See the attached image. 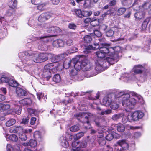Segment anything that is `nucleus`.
Returning <instances> with one entry per match:
<instances>
[{"label":"nucleus","mask_w":151,"mask_h":151,"mask_svg":"<svg viewBox=\"0 0 151 151\" xmlns=\"http://www.w3.org/2000/svg\"><path fill=\"white\" fill-rule=\"evenodd\" d=\"M110 54L109 55L107 54L109 56L104 59H101L97 61L95 67V70L97 72L93 74V76L96 75L98 73L104 70L109 67L110 65L114 64L119 60V58L117 54H114V52L112 53L110 52Z\"/></svg>","instance_id":"nucleus-1"},{"label":"nucleus","mask_w":151,"mask_h":151,"mask_svg":"<svg viewBox=\"0 0 151 151\" xmlns=\"http://www.w3.org/2000/svg\"><path fill=\"white\" fill-rule=\"evenodd\" d=\"M137 102L141 103L143 102L142 97L137 94L135 92H132L129 93L124 95L122 99V105L130 109H132Z\"/></svg>","instance_id":"nucleus-2"},{"label":"nucleus","mask_w":151,"mask_h":151,"mask_svg":"<svg viewBox=\"0 0 151 151\" xmlns=\"http://www.w3.org/2000/svg\"><path fill=\"white\" fill-rule=\"evenodd\" d=\"M24 55L27 57L32 56L33 60L35 62L40 63L47 60L49 58H51L52 54L48 53L38 54L36 52L32 51H25Z\"/></svg>","instance_id":"nucleus-3"},{"label":"nucleus","mask_w":151,"mask_h":151,"mask_svg":"<svg viewBox=\"0 0 151 151\" xmlns=\"http://www.w3.org/2000/svg\"><path fill=\"white\" fill-rule=\"evenodd\" d=\"M99 48V51L96 52V55L98 58L95 61V67L96 62L98 60L104 59V57L106 54H111V53L114 52V50L112 47H101Z\"/></svg>","instance_id":"nucleus-4"},{"label":"nucleus","mask_w":151,"mask_h":151,"mask_svg":"<svg viewBox=\"0 0 151 151\" xmlns=\"http://www.w3.org/2000/svg\"><path fill=\"white\" fill-rule=\"evenodd\" d=\"M99 42L98 43H94L93 46L91 45L88 46H85V49L86 50L93 49L96 50L98 49L101 47H109L110 44L106 42L105 39L104 37H102L98 39Z\"/></svg>","instance_id":"nucleus-5"},{"label":"nucleus","mask_w":151,"mask_h":151,"mask_svg":"<svg viewBox=\"0 0 151 151\" xmlns=\"http://www.w3.org/2000/svg\"><path fill=\"white\" fill-rule=\"evenodd\" d=\"M74 116L80 121L88 124L89 123V120L93 116V114L91 113L81 112L75 114Z\"/></svg>","instance_id":"nucleus-6"},{"label":"nucleus","mask_w":151,"mask_h":151,"mask_svg":"<svg viewBox=\"0 0 151 151\" xmlns=\"http://www.w3.org/2000/svg\"><path fill=\"white\" fill-rule=\"evenodd\" d=\"M0 81L2 83H7L12 87H17L18 86V83L16 81L6 75H3L0 78Z\"/></svg>","instance_id":"nucleus-7"},{"label":"nucleus","mask_w":151,"mask_h":151,"mask_svg":"<svg viewBox=\"0 0 151 151\" xmlns=\"http://www.w3.org/2000/svg\"><path fill=\"white\" fill-rule=\"evenodd\" d=\"M130 118V122H131L133 121H137L139 119L142 118L144 116V113L139 111H135L129 114Z\"/></svg>","instance_id":"nucleus-8"},{"label":"nucleus","mask_w":151,"mask_h":151,"mask_svg":"<svg viewBox=\"0 0 151 151\" xmlns=\"http://www.w3.org/2000/svg\"><path fill=\"white\" fill-rule=\"evenodd\" d=\"M114 145L116 147L119 145L120 146L122 149L124 150L128 149L129 147V145L126 142L125 140H121L118 141Z\"/></svg>","instance_id":"nucleus-9"},{"label":"nucleus","mask_w":151,"mask_h":151,"mask_svg":"<svg viewBox=\"0 0 151 151\" xmlns=\"http://www.w3.org/2000/svg\"><path fill=\"white\" fill-rule=\"evenodd\" d=\"M70 65V66L74 67V68L76 69L77 70H80V66H79V64L80 63V61L76 58L73 59L72 60L69 61Z\"/></svg>","instance_id":"nucleus-10"},{"label":"nucleus","mask_w":151,"mask_h":151,"mask_svg":"<svg viewBox=\"0 0 151 151\" xmlns=\"http://www.w3.org/2000/svg\"><path fill=\"white\" fill-rule=\"evenodd\" d=\"M145 69V66L138 65L135 66L133 68V71L135 74H139L143 73Z\"/></svg>","instance_id":"nucleus-11"},{"label":"nucleus","mask_w":151,"mask_h":151,"mask_svg":"<svg viewBox=\"0 0 151 151\" xmlns=\"http://www.w3.org/2000/svg\"><path fill=\"white\" fill-rule=\"evenodd\" d=\"M52 15L49 13H46L42 14L38 17V20L40 22H43L49 19Z\"/></svg>","instance_id":"nucleus-12"},{"label":"nucleus","mask_w":151,"mask_h":151,"mask_svg":"<svg viewBox=\"0 0 151 151\" xmlns=\"http://www.w3.org/2000/svg\"><path fill=\"white\" fill-rule=\"evenodd\" d=\"M46 31L49 33H57L61 32V30L58 27L56 26H49L46 29Z\"/></svg>","instance_id":"nucleus-13"},{"label":"nucleus","mask_w":151,"mask_h":151,"mask_svg":"<svg viewBox=\"0 0 151 151\" xmlns=\"http://www.w3.org/2000/svg\"><path fill=\"white\" fill-rule=\"evenodd\" d=\"M84 43H85L84 44V49L85 50L83 52L87 54L89 52V50H86L85 49V46H88V43L90 42L92 40V38L91 36L89 35H86L84 37Z\"/></svg>","instance_id":"nucleus-14"},{"label":"nucleus","mask_w":151,"mask_h":151,"mask_svg":"<svg viewBox=\"0 0 151 151\" xmlns=\"http://www.w3.org/2000/svg\"><path fill=\"white\" fill-rule=\"evenodd\" d=\"M84 22L86 24H88L90 22L91 25L93 27L99 24V19H94L88 18L84 20Z\"/></svg>","instance_id":"nucleus-15"},{"label":"nucleus","mask_w":151,"mask_h":151,"mask_svg":"<svg viewBox=\"0 0 151 151\" xmlns=\"http://www.w3.org/2000/svg\"><path fill=\"white\" fill-rule=\"evenodd\" d=\"M17 102V104H20L21 106H28L31 105L32 103V100L30 98H26Z\"/></svg>","instance_id":"nucleus-16"},{"label":"nucleus","mask_w":151,"mask_h":151,"mask_svg":"<svg viewBox=\"0 0 151 151\" xmlns=\"http://www.w3.org/2000/svg\"><path fill=\"white\" fill-rule=\"evenodd\" d=\"M16 93L19 97L25 96L27 95V93L25 90L19 87L16 88Z\"/></svg>","instance_id":"nucleus-17"},{"label":"nucleus","mask_w":151,"mask_h":151,"mask_svg":"<svg viewBox=\"0 0 151 151\" xmlns=\"http://www.w3.org/2000/svg\"><path fill=\"white\" fill-rule=\"evenodd\" d=\"M60 141L61 145L65 148H67L69 146V143L67 141L66 137L64 135L62 136L60 138Z\"/></svg>","instance_id":"nucleus-18"},{"label":"nucleus","mask_w":151,"mask_h":151,"mask_svg":"<svg viewBox=\"0 0 151 151\" xmlns=\"http://www.w3.org/2000/svg\"><path fill=\"white\" fill-rule=\"evenodd\" d=\"M112 126L116 128L118 131L119 132H123L125 130V126L121 123L113 124Z\"/></svg>","instance_id":"nucleus-19"},{"label":"nucleus","mask_w":151,"mask_h":151,"mask_svg":"<svg viewBox=\"0 0 151 151\" xmlns=\"http://www.w3.org/2000/svg\"><path fill=\"white\" fill-rule=\"evenodd\" d=\"M112 101V99L111 97L106 96L103 98L102 103L104 105L107 106L110 104Z\"/></svg>","instance_id":"nucleus-20"},{"label":"nucleus","mask_w":151,"mask_h":151,"mask_svg":"<svg viewBox=\"0 0 151 151\" xmlns=\"http://www.w3.org/2000/svg\"><path fill=\"white\" fill-rule=\"evenodd\" d=\"M43 75L45 80L48 81L51 77V74L50 70H44Z\"/></svg>","instance_id":"nucleus-21"},{"label":"nucleus","mask_w":151,"mask_h":151,"mask_svg":"<svg viewBox=\"0 0 151 151\" xmlns=\"http://www.w3.org/2000/svg\"><path fill=\"white\" fill-rule=\"evenodd\" d=\"M104 135L101 134L99 135L98 137V142L99 144L101 145H105L106 143V141L104 137Z\"/></svg>","instance_id":"nucleus-22"},{"label":"nucleus","mask_w":151,"mask_h":151,"mask_svg":"<svg viewBox=\"0 0 151 151\" xmlns=\"http://www.w3.org/2000/svg\"><path fill=\"white\" fill-rule=\"evenodd\" d=\"M14 105L17 106L14 109L13 111L17 114L19 115L21 113L22 108L20 106L19 104H17V102H16L14 104Z\"/></svg>","instance_id":"nucleus-23"},{"label":"nucleus","mask_w":151,"mask_h":151,"mask_svg":"<svg viewBox=\"0 0 151 151\" xmlns=\"http://www.w3.org/2000/svg\"><path fill=\"white\" fill-rule=\"evenodd\" d=\"M53 45L57 47H63L64 45L63 41L61 39L58 40L53 42Z\"/></svg>","instance_id":"nucleus-24"},{"label":"nucleus","mask_w":151,"mask_h":151,"mask_svg":"<svg viewBox=\"0 0 151 151\" xmlns=\"http://www.w3.org/2000/svg\"><path fill=\"white\" fill-rule=\"evenodd\" d=\"M137 12L135 14V17L137 19H142L144 17L145 15V12L142 11H140Z\"/></svg>","instance_id":"nucleus-25"},{"label":"nucleus","mask_w":151,"mask_h":151,"mask_svg":"<svg viewBox=\"0 0 151 151\" xmlns=\"http://www.w3.org/2000/svg\"><path fill=\"white\" fill-rule=\"evenodd\" d=\"M70 66L69 61H66V62H64L63 63V65L61 64L60 65H59L58 66H57V68H56V66H55V67H56V69H57V70H58V68H60L61 70H62V68H63L62 67H63L66 69H67Z\"/></svg>","instance_id":"nucleus-26"},{"label":"nucleus","mask_w":151,"mask_h":151,"mask_svg":"<svg viewBox=\"0 0 151 151\" xmlns=\"http://www.w3.org/2000/svg\"><path fill=\"white\" fill-rule=\"evenodd\" d=\"M33 136L35 140L39 142H40L42 140V137L41 133L38 131H36L35 132Z\"/></svg>","instance_id":"nucleus-27"},{"label":"nucleus","mask_w":151,"mask_h":151,"mask_svg":"<svg viewBox=\"0 0 151 151\" xmlns=\"http://www.w3.org/2000/svg\"><path fill=\"white\" fill-rule=\"evenodd\" d=\"M49 36H45L38 37L37 39L40 40L39 41L40 42V43H42V42H44L45 43L46 42H48L49 41Z\"/></svg>","instance_id":"nucleus-28"},{"label":"nucleus","mask_w":151,"mask_h":151,"mask_svg":"<svg viewBox=\"0 0 151 151\" xmlns=\"http://www.w3.org/2000/svg\"><path fill=\"white\" fill-rule=\"evenodd\" d=\"M79 142H73L72 143V146L73 147H77L75 149H72L71 150V151H82V150L79 148Z\"/></svg>","instance_id":"nucleus-29"},{"label":"nucleus","mask_w":151,"mask_h":151,"mask_svg":"<svg viewBox=\"0 0 151 151\" xmlns=\"http://www.w3.org/2000/svg\"><path fill=\"white\" fill-rule=\"evenodd\" d=\"M17 2L16 0H11L9 3V6L12 9L15 8L17 6Z\"/></svg>","instance_id":"nucleus-30"},{"label":"nucleus","mask_w":151,"mask_h":151,"mask_svg":"<svg viewBox=\"0 0 151 151\" xmlns=\"http://www.w3.org/2000/svg\"><path fill=\"white\" fill-rule=\"evenodd\" d=\"M81 62L79 64V66H80V69H82L83 70V68H84L87 65V63L90 62L88 60L86 59H84L83 60H81Z\"/></svg>","instance_id":"nucleus-31"},{"label":"nucleus","mask_w":151,"mask_h":151,"mask_svg":"<svg viewBox=\"0 0 151 151\" xmlns=\"http://www.w3.org/2000/svg\"><path fill=\"white\" fill-rule=\"evenodd\" d=\"M6 139L7 141L10 140L13 142H16L18 140V138L16 135L12 134L9 135L8 138L7 137H6Z\"/></svg>","instance_id":"nucleus-32"},{"label":"nucleus","mask_w":151,"mask_h":151,"mask_svg":"<svg viewBox=\"0 0 151 151\" xmlns=\"http://www.w3.org/2000/svg\"><path fill=\"white\" fill-rule=\"evenodd\" d=\"M10 107V106L8 104H0V111H3L8 109Z\"/></svg>","instance_id":"nucleus-33"},{"label":"nucleus","mask_w":151,"mask_h":151,"mask_svg":"<svg viewBox=\"0 0 151 151\" xmlns=\"http://www.w3.org/2000/svg\"><path fill=\"white\" fill-rule=\"evenodd\" d=\"M38 46L39 49L45 51L48 49L47 45L44 42L40 43V42H39L38 43Z\"/></svg>","instance_id":"nucleus-34"},{"label":"nucleus","mask_w":151,"mask_h":151,"mask_svg":"<svg viewBox=\"0 0 151 151\" xmlns=\"http://www.w3.org/2000/svg\"><path fill=\"white\" fill-rule=\"evenodd\" d=\"M91 0H84L83 6L84 8H89L91 6Z\"/></svg>","instance_id":"nucleus-35"},{"label":"nucleus","mask_w":151,"mask_h":151,"mask_svg":"<svg viewBox=\"0 0 151 151\" xmlns=\"http://www.w3.org/2000/svg\"><path fill=\"white\" fill-rule=\"evenodd\" d=\"M94 122L96 125L99 127H102L104 126L105 123V120L101 119H99L98 121L96 120Z\"/></svg>","instance_id":"nucleus-36"},{"label":"nucleus","mask_w":151,"mask_h":151,"mask_svg":"<svg viewBox=\"0 0 151 151\" xmlns=\"http://www.w3.org/2000/svg\"><path fill=\"white\" fill-rule=\"evenodd\" d=\"M16 120L14 119H11L7 121L6 123V126L9 127L13 125L16 123Z\"/></svg>","instance_id":"nucleus-37"},{"label":"nucleus","mask_w":151,"mask_h":151,"mask_svg":"<svg viewBox=\"0 0 151 151\" xmlns=\"http://www.w3.org/2000/svg\"><path fill=\"white\" fill-rule=\"evenodd\" d=\"M19 127L20 126L14 127H11L9 129V132L11 133H16L18 132Z\"/></svg>","instance_id":"nucleus-38"},{"label":"nucleus","mask_w":151,"mask_h":151,"mask_svg":"<svg viewBox=\"0 0 151 151\" xmlns=\"http://www.w3.org/2000/svg\"><path fill=\"white\" fill-rule=\"evenodd\" d=\"M92 67V65L91 63L89 62L88 63H87L84 68H83V70L84 71L90 70L91 69Z\"/></svg>","instance_id":"nucleus-39"},{"label":"nucleus","mask_w":151,"mask_h":151,"mask_svg":"<svg viewBox=\"0 0 151 151\" xmlns=\"http://www.w3.org/2000/svg\"><path fill=\"white\" fill-rule=\"evenodd\" d=\"M61 78L60 75L58 74L55 75L53 77V81L56 83H59L61 81Z\"/></svg>","instance_id":"nucleus-40"},{"label":"nucleus","mask_w":151,"mask_h":151,"mask_svg":"<svg viewBox=\"0 0 151 151\" xmlns=\"http://www.w3.org/2000/svg\"><path fill=\"white\" fill-rule=\"evenodd\" d=\"M150 21V19L148 18H147L144 21L143 24L142 25V28L143 30H145L147 26L148 23Z\"/></svg>","instance_id":"nucleus-41"},{"label":"nucleus","mask_w":151,"mask_h":151,"mask_svg":"<svg viewBox=\"0 0 151 151\" xmlns=\"http://www.w3.org/2000/svg\"><path fill=\"white\" fill-rule=\"evenodd\" d=\"M83 17H87L91 15L92 12L90 10H83Z\"/></svg>","instance_id":"nucleus-42"},{"label":"nucleus","mask_w":151,"mask_h":151,"mask_svg":"<svg viewBox=\"0 0 151 151\" xmlns=\"http://www.w3.org/2000/svg\"><path fill=\"white\" fill-rule=\"evenodd\" d=\"M123 116V114H114L112 116V119L113 120H116L120 119Z\"/></svg>","instance_id":"nucleus-43"},{"label":"nucleus","mask_w":151,"mask_h":151,"mask_svg":"<svg viewBox=\"0 0 151 151\" xmlns=\"http://www.w3.org/2000/svg\"><path fill=\"white\" fill-rule=\"evenodd\" d=\"M121 2L123 5L129 6L131 4L132 0H122Z\"/></svg>","instance_id":"nucleus-44"},{"label":"nucleus","mask_w":151,"mask_h":151,"mask_svg":"<svg viewBox=\"0 0 151 151\" xmlns=\"http://www.w3.org/2000/svg\"><path fill=\"white\" fill-rule=\"evenodd\" d=\"M75 14L80 18H82L83 17V10H75Z\"/></svg>","instance_id":"nucleus-45"},{"label":"nucleus","mask_w":151,"mask_h":151,"mask_svg":"<svg viewBox=\"0 0 151 151\" xmlns=\"http://www.w3.org/2000/svg\"><path fill=\"white\" fill-rule=\"evenodd\" d=\"M54 66V65L52 63H50L44 66L45 70H50L53 69L52 67Z\"/></svg>","instance_id":"nucleus-46"},{"label":"nucleus","mask_w":151,"mask_h":151,"mask_svg":"<svg viewBox=\"0 0 151 151\" xmlns=\"http://www.w3.org/2000/svg\"><path fill=\"white\" fill-rule=\"evenodd\" d=\"M30 146L32 147H34L37 146V142L35 139H31L29 141Z\"/></svg>","instance_id":"nucleus-47"},{"label":"nucleus","mask_w":151,"mask_h":151,"mask_svg":"<svg viewBox=\"0 0 151 151\" xmlns=\"http://www.w3.org/2000/svg\"><path fill=\"white\" fill-rule=\"evenodd\" d=\"M114 33V31L111 29L108 30L106 33V35L107 36L110 37L113 36Z\"/></svg>","instance_id":"nucleus-48"},{"label":"nucleus","mask_w":151,"mask_h":151,"mask_svg":"<svg viewBox=\"0 0 151 151\" xmlns=\"http://www.w3.org/2000/svg\"><path fill=\"white\" fill-rule=\"evenodd\" d=\"M130 118L129 117V114L128 116H124L123 117L122 120V122L124 124L126 123L128 121L130 122Z\"/></svg>","instance_id":"nucleus-49"},{"label":"nucleus","mask_w":151,"mask_h":151,"mask_svg":"<svg viewBox=\"0 0 151 151\" xmlns=\"http://www.w3.org/2000/svg\"><path fill=\"white\" fill-rule=\"evenodd\" d=\"M150 5V4L147 1L145 2L142 6L141 9H147L149 8V6Z\"/></svg>","instance_id":"nucleus-50"},{"label":"nucleus","mask_w":151,"mask_h":151,"mask_svg":"<svg viewBox=\"0 0 151 151\" xmlns=\"http://www.w3.org/2000/svg\"><path fill=\"white\" fill-rule=\"evenodd\" d=\"M46 4L45 3H40L39 4L37 5V7L38 9H44L46 6Z\"/></svg>","instance_id":"nucleus-51"},{"label":"nucleus","mask_w":151,"mask_h":151,"mask_svg":"<svg viewBox=\"0 0 151 151\" xmlns=\"http://www.w3.org/2000/svg\"><path fill=\"white\" fill-rule=\"evenodd\" d=\"M19 138L22 141H25L27 139V135L24 133L20 134L19 135Z\"/></svg>","instance_id":"nucleus-52"},{"label":"nucleus","mask_w":151,"mask_h":151,"mask_svg":"<svg viewBox=\"0 0 151 151\" xmlns=\"http://www.w3.org/2000/svg\"><path fill=\"white\" fill-rule=\"evenodd\" d=\"M84 133L83 132H80L77 134L76 135V137L74 138V139L76 140H78L81 137L84 136Z\"/></svg>","instance_id":"nucleus-53"},{"label":"nucleus","mask_w":151,"mask_h":151,"mask_svg":"<svg viewBox=\"0 0 151 151\" xmlns=\"http://www.w3.org/2000/svg\"><path fill=\"white\" fill-rule=\"evenodd\" d=\"M70 129L72 132H76L79 130V127L77 125H74L71 127Z\"/></svg>","instance_id":"nucleus-54"},{"label":"nucleus","mask_w":151,"mask_h":151,"mask_svg":"<svg viewBox=\"0 0 151 151\" xmlns=\"http://www.w3.org/2000/svg\"><path fill=\"white\" fill-rule=\"evenodd\" d=\"M111 112L112 110H111L107 109L105 111H103L100 113V114L101 115H104L105 114L108 115L111 113Z\"/></svg>","instance_id":"nucleus-55"},{"label":"nucleus","mask_w":151,"mask_h":151,"mask_svg":"<svg viewBox=\"0 0 151 151\" xmlns=\"http://www.w3.org/2000/svg\"><path fill=\"white\" fill-rule=\"evenodd\" d=\"M109 105L111 108L114 110L117 109L119 107V106L117 104L114 102H111Z\"/></svg>","instance_id":"nucleus-56"},{"label":"nucleus","mask_w":151,"mask_h":151,"mask_svg":"<svg viewBox=\"0 0 151 151\" xmlns=\"http://www.w3.org/2000/svg\"><path fill=\"white\" fill-rule=\"evenodd\" d=\"M114 138V136L111 134H108L106 137V139L109 141L111 140Z\"/></svg>","instance_id":"nucleus-57"},{"label":"nucleus","mask_w":151,"mask_h":151,"mask_svg":"<svg viewBox=\"0 0 151 151\" xmlns=\"http://www.w3.org/2000/svg\"><path fill=\"white\" fill-rule=\"evenodd\" d=\"M87 146V143L85 141L81 142H79V147L81 148H84L86 147Z\"/></svg>","instance_id":"nucleus-58"},{"label":"nucleus","mask_w":151,"mask_h":151,"mask_svg":"<svg viewBox=\"0 0 151 151\" xmlns=\"http://www.w3.org/2000/svg\"><path fill=\"white\" fill-rule=\"evenodd\" d=\"M78 70L75 68L72 70L70 73V75L71 76H74L76 75L77 73V71Z\"/></svg>","instance_id":"nucleus-59"},{"label":"nucleus","mask_w":151,"mask_h":151,"mask_svg":"<svg viewBox=\"0 0 151 151\" xmlns=\"http://www.w3.org/2000/svg\"><path fill=\"white\" fill-rule=\"evenodd\" d=\"M27 110L28 112L30 115L35 114L36 111L35 109L31 108L28 109Z\"/></svg>","instance_id":"nucleus-60"},{"label":"nucleus","mask_w":151,"mask_h":151,"mask_svg":"<svg viewBox=\"0 0 151 151\" xmlns=\"http://www.w3.org/2000/svg\"><path fill=\"white\" fill-rule=\"evenodd\" d=\"M94 33L95 36L98 37H100L102 35L101 32L99 30H94Z\"/></svg>","instance_id":"nucleus-61"},{"label":"nucleus","mask_w":151,"mask_h":151,"mask_svg":"<svg viewBox=\"0 0 151 151\" xmlns=\"http://www.w3.org/2000/svg\"><path fill=\"white\" fill-rule=\"evenodd\" d=\"M28 120L29 119L28 118H23L22 119V122H21V123L24 124H27L28 122Z\"/></svg>","instance_id":"nucleus-62"},{"label":"nucleus","mask_w":151,"mask_h":151,"mask_svg":"<svg viewBox=\"0 0 151 151\" xmlns=\"http://www.w3.org/2000/svg\"><path fill=\"white\" fill-rule=\"evenodd\" d=\"M125 127H126V129H134L137 128L136 127L130 126L128 124L126 125Z\"/></svg>","instance_id":"nucleus-63"},{"label":"nucleus","mask_w":151,"mask_h":151,"mask_svg":"<svg viewBox=\"0 0 151 151\" xmlns=\"http://www.w3.org/2000/svg\"><path fill=\"white\" fill-rule=\"evenodd\" d=\"M7 151H13V148L10 144H8L7 145Z\"/></svg>","instance_id":"nucleus-64"}]
</instances>
